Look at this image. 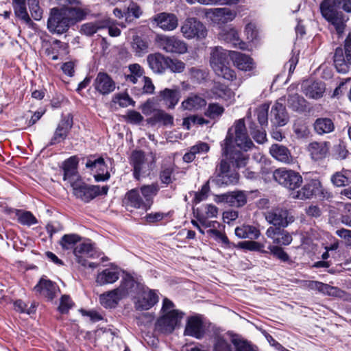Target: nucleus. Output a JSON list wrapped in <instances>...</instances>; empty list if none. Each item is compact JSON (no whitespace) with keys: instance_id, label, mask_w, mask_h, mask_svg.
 I'll return each instance as SVG.
<instances>
[{"instance_id":"obj_1","label":"nucleus","mask_w":351,"mask_h":351,"mask_svg":"<svg viewBox=\"0 0 351 351\" xmlns=\"http://www.w3.org/2000/svg\"><path fill=\"white\" fill-rule=\"evenodd\" d=\"M223 156L215 170V181L218 185H228L236 183L238 174L230 171V163L237 168L243 167L247 165L248 157L233 146V135L229 130L225 140L221 143Z\"/></svg>"},{"instance_id":"obj_2","label":"nucleus","mask_w":351,"mask_h":351,"mask_svg":"<svg viewBox=\"0 0 351 351\" xmlns=\"http://www.w3.org/2000/svg\"><path fill=\"white\" fill-rule=\"evenodd\" d=\"M221 47H215L211 49L210 53V65L215 73L224 80L234 81L237 79V74L230 67V53Z\"/></svg>"},{"instance_id":"obj_3","label":"nucleus","mask_w":351,"mask_h":351,"mask_svg":"<svg viewBox=\"0 0 351 351\" xmlns=\"http://www.w3.org/2000/svg\"><path fill=\"white\" fill-rule=\"evenodd\" d=\"M174 307V304L168 298L163 300L161 309L162 315L157 320L156 330L165 334H170L180 325L184 313Z\"/></svg>"},{"instance_id":"obj_4","label":"nucleus","mask_w":351,"mask_h":351,"mask_svg":"<svg viewBox=\"0 0 351 351\" xmlns=\"http://www.w3.org/2000/svg\"><path fill=\"white\" fill-rule=\"evenodd\" d=\"M182 36L186 39L198 40L206 38L208 30L206 25L195 17H189L180 27Z\"/></svg>"},{"instance_id":"obj_5","label":"nucleus","mask_w":351,"mask_h":351,"mask_svg":"<svg viewBox=\"0 0 351 351\" xmlns=\"http://www.w3.org/2000/svg\"><path fill=\"white\" fill-rule=\"evenodd\" d=\"M333 58L337 71L347 73L351 66V34L346 37L343 46L335 49Z\"/></svg>"},{"instance_id":"obj_6","label":"nucleus","mask_w":351,"mask_h":351,"mask_svg":"<svg viewBox=\"0 0 351 351\" xmlns=\"http://www.w3.org/2000/svg\"><path fill=\"white\" fill-rule=\"evenodd\" d=\"M71 25L70 18L68 17L64 9L53 8L51 10L47 21V28L50 32L58 34H63L68 30Z\"/></svg>"},{"instance_id":"obj_7","label":"nucleus","mask_w":351,"mask_h":351,"mask_svg":"<svg viewBox=\"0 0 351 351\" xmlns=\"http://www.w3.org/2000/svg\"><path fill=\"white\" fill-rule=\"evenodd\" d=\"M156 41L167 53L184 54L188 51L187 44L176 36L158 34L156 37Z\"/></svg>"},{"instance_id":"obj_8","label":"nucleus","mask_w":351,"mask_h":351,"mask_svg":"<svg viewBox=\"0 0 351 351\" xmlns=\"http://www.w3.org/2000/svg\"><path fill=\"white\" fill-rule=\"evenodd\" d=\"M273 178L279 184L289 190H295L300 186L302 178L299 173L285 168H279L273 173Z\"/></svg>"},{"instance_id":"obj_9","label":"nucleus","mask_w":351,"mask_h":351,"mask_svg":"<svg viewBox=\"0 0 351 351\" xmlns=\"http://www.w3.org/2000/svg\"><path fill=\"white\" fill-rule=\"evenodd\" d=\"M322 16L335 27L338 33H341L347 18L341 12L335 10L329 0H324L320 4Z\"/></svg>"},{"instance_id":"obj_10","label":"nucleus","mask_w":351,"mask_h":351,"mask_svg":"<svg viewBox=\"0 0 351 351\" xmlns=\"http://www.w3.org/2000/svg\"><path fill=\"white\" fill-rule=\"evenodd\" d=\"M74 195L84 202H89L99 195H106L108 193V187L104 186H87L80 182L76 181L71 184Z\"/></svg>"},{"instance_id":"obj_11","label":"nucleus","mask_w":351,"mask_h":351,"mask_svg":"<svg viewBox=\"0 0 351 351\" xmlns=\"http://www.w3.org/2000/svg\"><path fill=\"white\" fill-rule=\"evenodd\" d=\"M268 223L272 224L274 228H285L294 221L291 213L285 208H276L265 214Z\"/></svg>"},{"instance_id":"obj_12","label":"nucleus","mask_w":351,"mask_h":351,"mask_svg":"<svg viewBox=\"0 0 351 351\" xmlns=\"http://www.w3.org/2000/svg\"><path fill=\"white\" fill-rule=\"evenodd\" d=\"M205 16L217 24H225L232 21L236 16L234 11L228 8L202 9Z\"/></svg>"},{"instance_id":"obj_13","label":"nucleus","mask_w":351,"mask_h":351,"mask_svg":"<svg viewBox=\"0 0 351 351\" xmlns=\"http://www.w3.org/2000/svg\"><path fill=\"white\" fill-rule=\"evenodd\" d=\"M303 287L311 290L318 291L319 292L334 297L345 298L349 300L348 296L345 291L336 287H332L328 284L319 281L306 280L303 282Z\"/></svg>"},{"instance_id":"obj_14","label":"nucleus","mask_w":351,"mask_h":351,"mask_svg":"<svg viewBox=\"0 0 351 351\" xmlns=\"http://www.w3.org/2000/svg\"><path fill=\"white\" fill-rule=\"evenodd\" d=\"M234 142L238 147L244 151H247L254 145L253 142L247 134V130L243 119H239L234 123Z\"/></svg>"},{"instance_id":"obj_15","label":"nucleus","mask_w":351,"mask_h":351,"mask_svg":"<svg viewBox=\"0 0 351 351\" xmlns=\"http://www.w3.org/2000/svg\"><path fill=\"white\" fill-rule=\"evenodd\" d=\"M240 338L230 333L217 335L214 339V351H236Z\"/></svg>"},{"instance_id":"obj_16","label":"nucleus","mask_w":351,"mask_h":351,"mask_svg":"<svg viewBox=\"0 0 351 351\" xmlns=\"http://www.w3.org/2000/svg\"><path fill=\"white\" fill-rule=\"evenodd\" d=\"M138 295L135 301V307L137 310L144 311L151 308L158 301V296L154 291L141 289L137 293Z\"/></svg>"},{"instance_id":"obj_17","label":"nucleus","mask_w":351,"mask_h":351,"mask_svg":"<svg viewBox=\"0 0 351 351\" xmlns=\"http://www.w3.org/2000/svg\"><path fill=\"white\" fill-rule=\"evenodd\" d=\"M322 193L323 188L320 181L312 179L307 182L293 197L300 199H306Z\"/></svg>"},{"instance_id":"obj_18","label":"nucleus","mask_w":351,"mask_h":351,"mask_svg":"<svg viewBox=\"0 0 351 351\" xmlns=\"http://www.w3.org/2000/svg\"><path fill=\"white\" fill-rule=\"evenodd\" d=\"M180 91L179 88H168L159 91L156 100L162 103L168 109H173L180 99Z\"/></svg>"},{"instance_id":"obj_19","label":"nucleus","mask_w":351,"mask_h":351,"mask_svg":"<svg viewBox=\"0 0 351 351\" xmlns=\"http://www.w3.org/2000/svg\"><path fill=\"white\" fill-rule=\"evenodd\" d=\"M123 204L127 210L130 208L148 210L145 202L141 195L138 188H135L128 191L123 199Z\"/></svg>"},{"instance_id":"obj_20","label":"nucleus","mask_w":351,"mask_h":351,"mask_svg":"<svg viewBox=\"0 0 351 351\" xmlns=\"http://www.w3.org/2000/svg\"><path fill=\"white\" fill-rule=\"evenodd\" d=\"M153 25H156L164 31H173L178 25L177 16L173 14L165 12L156 14L152 19Z\"/></svg>"},{"instance_id":"obj_21","label":"nucleus","mask_w":351,"mask_h":351,"mask_svg":"<svg viewBox=\"0 0 351 351\" xmlns=\"http://www.w3.org/2000/svg\"><path fill=\"white\" fill-rule=\"evenodd\" d=\"M205 334V329L202 320L196 316L190 317L187 319L184 335L196 339H202Z\"/></svg>"},{"instance_id":"obj_22","label":"nucleus","mask_w":351,"mask_h":351,"mask_svg":"<svg viewBox=\"0 0 351 351\" xmlns=\"http://www.w3.org/2000/svg\"><path fill=\"white\" fill-rule=\"evenodd\" d=\"M73 126V117L71 114L62 117L58 123L50 145H54L65 139Z\"/></svg>"},{"instance_id":"obj_23","label":"nucleus","mask_w":351,"mask_h":351,"mask_svg":"<svg viewBox=\"0 0 351 351\" xmlns=\"http://www.w3.org/2000/svg\"><path fill=\"white\" fill-rule=\"evenodd\" d=\"M230 59L233 64L239 70L251 71L256 67L254 60L249 56L232 51L230 53Z\"/></svg>"},{"instance_id":"obj_24","label":"nucleus","mask_w":351,"mask_h":351,"mask_svg":"<svg viewBox=\"0 0 351 351\" xmlns=\"http://www.w3.org/2000/svg\"><path fill=\"white\" fill-rule=\"evenodd\" d=\"M94 86L101 94L106 95L114 91L116 84L110 75L99 72L94 81Z\"/></svg>"},{"instance_id":"obj_25","label":"nucleus","mask_w":351,"mask_h":351,"mask_svg":"<svg viewBox=\"0 0 351 351\" xmlns=\"http://www.w3.org/2000/svg\"><path fill=\"white\" fill-rule=\"evenodd\" d=\"M218 202H224L230 206L241 207L247 202V196L240 191H232L220 195L217 197Z\"/></svg>"},{"instance_id":"obj_26","label":"nucleus","mask_w":351,"mask_h":351,"mask_svg":"<svg viewBox=\"0 0 351 351\" xmlns=\"http://www.w3.org/2000/svg\"><path fill=\"white\" fill-rule=\"evenodd\" d=\"M285 101L284 98H279L272 106L271 110V114L274 117V119H271V121L278 126H283L288 122L289 118L284 106Z\"/></svg>"},{"instance_id":"obj_27","label":"nucleus","mask_w":351,"mask_h":351,"mask_svg":"<svg viewBox=\"0 0 351 351\" xmlns=\"http://www.w3.org/2000/svg\"><path fill=\"white\" fill-rule=\"evenodd\" d=\"M266 235L278 245H287L292 241L291 235L282 228L270 226L266 231Z\"/></svg>"},{"instance_id":"obj_28","label":"nucleus","mask_w":351,"mask_h":351,"mask_svg":"<svg viewBox=\"0 0 351 351\" xmlns=\"http://www.w3.org/2000/svg\"><path fill=\"white\" fill-rule=\"evenodd\" d=\"M73 254L76 258L77 262L82 266H86V260L84 257H93L95 251L92 243L90 242H83L74 247Z\"/></svg>"},{"instance_id":"obj_29","label":"nucleus","mask_w":351,"mask_h":351,"mask_svg":"<svg viewBox=\"0 0 351 351\" xmlns=\"http://www.w3.org/2000/svg\"><path fill=\"white\" fill-rule=\"evenodd\" d=\"M34 289L43 296L52 300L56 297L58 288L52 281L41 278Z\"/></svg>"},{"instance_id":"obj_30","label":"nucleus","mask_w":351,"mask_h":351,"mask_svg":"<svg viewBox=\"0 0 351 351\" xmlns=\"http://www.w3.org/2000/svg\"><path fill=\"white\" fill-rule=\"evenodd\" d=\"M77 164L78 159L76 156L70 157L63 164L64 180H68L71 184L78 180Z\"/></svg>"},{"instance_id":"obj_31","label":"nucleus","mask_w":351,"mask_h":351,"mask_svg":"<svg viewBox=\"0 0 351 351\" xmlns=\"http://www.w3.org/2000/svg\"><path fill=\"white\" fill-rule=\"evenodd\" d=\"M117 288L124 298L130 295L135 296V294L140 291L141 285L131 276L126 275Z\"/></svg>"},{"instance_id":"obj_32","label":"nucleus","mask_w":351,"mask_h":351,"mask_svg":"<svg viewBox=\"0 0 351 351\" xmlns=\"http://www.w3.org/2000/svg\"><path fill=\"white\" fill-rule=\"evenodd\" d=\"M168 57H165L160 53H155L148 55L147 61L149 68L156 73H162L167 69Z\"/></svg>"},{"instance_id":"obj_33","label":"nucleus","mask_w":351,"mask_h":351,"mask_svg":"<svg viewBox=\"0 0 351 351\" xmlns=\"http://www.w3.org/2000/svg\"><path fill=\"white\" fill-rule=\"evenodd\" d=\"M303 93L311 99H319L323 96L325 91V86L322 82H305L302 84Z\"/></svg>"},{"instance_id":"obj_34","label":"nucleus","mask_w":351,"mask_h":351,"mask_svg":"<svg viewBox=\"0 0 351 351\" xmlns=\"http://www.w3.org/2000/svg\"><path fill=\"white\" fill-rule=\"evenodd\" d=\"M130 162L134 167V176L138 180L141 174L145 172L146 163L144 153L141 151H134L131 155Z\"/></svg>"},{"instance_id":"obj_35","label":"nucleus","mask_w":351,"mask_h":351,"mask_svg":"<svg viewBox=\"0 0 351 351\" xmlns=\"http://www.w3.org/2000/svg\"><path fill=\"white\" fill-rule=\"evenodd\" d=\"M147 122L152 125L160 123L165 126H173V117L163 110L154 109L153 115L147 119Z\"/></svg>"},{"instance_id":"obj_36","label":"nucleus","mask_w":351,"mask_h":351,"mask_svg":"<svg viewBox=\"0 0 351 351\" xmlns=\"http://www.w3.org/2000/svg\"><path fill=\"white\" fill-rule=\"evenodd\" d=\"M124 298L118 288L106 292L99 296V301L106 308L115 307L119 300Z\"/></svg>"},{"instance_id":"obj_37","label":"nucleus","mask_w":351,"mask_h":351,"mask_svg":"<svg viewBox=\"0 0 351 351\" xmlns=\"http://www.w3.org/2000/svg\"><path fill=\"white\" fill-rule=\"evenodd\" d=\"M64 10L70 18L71 25L83 20L90 12V10L81 3L80 5L64 8Z\"/></svg>"},{"instance_id":"obj_38","label":"nucleus","mask_w":351,"mask_h":351,"mask_svg":"<svg viewBox=\"0 0 351 351\" xmlns=\"http://www.w3.org/2000/svg\"><path fill=\"white\" fill-rule=\"evenodd\" d=\"M220 39L232 43L233 46L241 49H245V43L241 41L237 31L234 28H227L222 30L219 34Z\"/></svg>"},{"instance_id":"obj_39","label":"nucleus","mask_w":351,"mask_h":351,"mask_svg":"<svg viewBox=\"0 0 351 351\" xmlns=\"http://www.w3.org/2000/svg\"><path fill=\"white\" fill-rule=\"evenodd\" d=\"M269 152L275 159L280 162L289 163L292 160L290 152L284 145L274 144L270 147Z\"/></svg>"},{"instance_id":"obj_40","label":"nucleus","mask_w":351,"mask_h":351,"mask_svg":"<svg viewBox=\"0 0 351 351\" xmlns=\"http://www.w3.org/2000/svg\"><path fill=\"white\" fill-rule=\"evenodd\" d=\"M311 158L315 160H318L325 158L328 152V143L326 142H313L308 146Z\"/></svg>"},{"instance_id":"obj_41","label":"nucleus","mask_w":351,"mask_h":351,"mask_svg":"<svg viewBox=\"0 0 351 351\" xmlns=\"http://www.w3.org/2000/svg\"><path fill=\"white\" fill-rule=\"evenodd\" d=\"M108 21H95L82 24L80 32L87 36H91L100 29H105L108 25Z\"/></svg>"},{"instance_id":"obj_42","label":"nucleus","mask_w":351,"mask_h":351,"mask_svg":"<svg viewBox=\"0 0 351 351\" xmlns=\"http://www.w3.org/2000/svg\"><path fill=\"white\" fill-rule=\"evenodd\" d=\"M119 278V272L117 269L107 268L99 273L96 278V282L99 285L112 284Z\"/></svg>"},{"instance_id":"obj_43","label":"nucleus","mask_w":351,"mask_h":351,"mask_svg":"<svg viewBox=\"0 0 351 351\" xmlns=\"http://www.w3.org/2000/svg\"><path fill=\"white\" fill-rule=\"evenodd\" d=\"M313 128L317 134L322 135L333 132L335 130V124L333 121L330 118L320 117L315 121Z\"/></svg>"},{"instance_id":"obj_44","label":"nucleus","mask_w":351,"mask_h":351,"mask_svg":"<svg viewBox=\"0 0 351 351\" xmlns=\"http://www.w3.org/2000/svg\"><path fill=\"white\" fill-rule=\"evenodd\" d=\"M206 101L202 97L192 94L182 102V108L184 110H196L204 107Z\"/></svg>"},{"instance_id":"obj_45","label":"nucleus","mask_w":351,"mask_h":351,"mask_svg":"<svg viewBox=\"0 0 351 351\" xmlns=\"http://www.w3.org/2000/svg\"><path fill=\"white\" fill-rule=\"evenodd\" d=\"M140 193L143 195V199L145 202L148 208H150L152 204V199L156 195L159 191V186L157 184H152L148 185H143L138 188Z\"/></svg>"},{"instance_id":"obj_46","label":"nucleus","mask_w":351,"mask_h":351,"mask_svg":"<svg viewBox=\"0 0 351 351\" xmlns=\"http://www.w3.org/2000/svg\"><path fill=\"white\" fill-rule=\"evenodd\" d=\"M235 234L241 239H256L260 235V231L256 227L243 225L235 228Z\"/></svg>"},{"instance_id":"obj_47","label":"nucleus","mask_w":351,"mask_h":351,"mask_svg":"<svg viewBox=\"0 0 351 351\" xmlns=\"http://www.w3.org/2000/svg\"><path fill=\"white\" fill-rule=\"evenodd\" d=\"M12 6L15 15L26 23H29L31 19L26 8V0H12Z\"/></svg>"},{"instance_id":"obj_48","label":"nucleus","mask_w":351,"mask_h":351,"mask_svg":"<svg viewBox=\"0 0 351 351\" xmlns=\"http://www.w3.org/2000/svg\"><path fill=\"white\" fill-rule=\"evenodd\" d=\"M350 171L343 169L340 171H337L332 175L330 181L332 184L337 187H342L348 185L351 182L349 178Z\"/></svg>"},{"instance_id":"obj_49","label":"nucleus","mask_w":351,"mask_h":351,"mask_svg":"<svg viewBox=\"0 0 351 351\" xmlns=\"http://www.w3.org/2000/svg\"><path fill=\"white\" fill-rule=\"evenodd\" d=\"M132 47L136 55L142 56L147 52L148 43L138 35H134L132 41Z\"/></svg>"},{"instance_id":"obj_50","label":"nucleus","mask_w":351,"mask_h":351,"mask_svg":"<svg viewBox=\"0 0 351 351\" xmlns=\"http://www.w3.org/2000/svg\"><path fill=\"white\" fill-rule=\"evenodd\" d=\"M82 240L80 236L77 234H64L59 241L63 250L74 249L75 245Z\"/></svg>"},{"instance_id":"obj_51","label":"nucleus","mask_w":351,"mask_h":351,"mask_svg":"<svg viewBox=\"0 0 351 351\" xmlns=\"http://www.w3.org/2000/svg\"><path fill=\"white\" fill-rule=\"evenodd\" d=\"M287 104L289 108L295 111H303L306 108L305 99L298 94L289 95Z\"/></svg>"},{"instance_id":"obj_52","label":"nucleus","mask_w":351,"mask_h":351,"mask_svg":"<svg viewBox=\"0 0 351 351\" xmlns=\"http://www.w3.org/2000/svg\"><path fill=\"white\" fill-rule=\"evenodd\" d=\"M213 93L216 95L217 97L224 100H228L233 96L232 90L227 86L220 83L215 84L213 88Z\"/></svg>"},{"instance_id":"obj_53","label":"nucleus","mask_w":351,"mask_h":351,"mask_svg":"<svg viewBox=\"0 0 351 351\" xmlns=\"http://www.w3.org/2000/svg\"><path fill=\"white\" fill-rule=\"evenodd\" d=\"M16 215L18 221L25 226H30L38 222L36 218L29 211L16 210Z\"/></svg>"},{"instance_id":"obj_54","label":"nucleus","mask_w":351,"mask_h":351,"mask_svg":"<svg viewBox=\"0 0 351 351\" xmlns=\"http://www.w3.org/2000/svg\"><path fill=\"white\" fill-rule=\"evenodd\" d=\"M224 112V108L217 103H210L208 104L204 114L211 119H215L222 115Z\"/></svg>"},{"instance_id":"obj_55","label":"nucleus","mask_w":351,"mask_h":351,"mask_svg":"<svg viewBox=\"0 0 351 351\" xmlns=\"http://www.w3.org/2000/svg\"><path fill=\"white\" fill-rule=\"evenodd\" d=\"M174 171L173 165H164L160 173V178L163 184H169L172 182L171 176Z\"/></svg>"},{"instance_id":"obj_56","label":"nucleus","mask_w":351,"mask_h":351,"mask_svg":"<svg viewBox=\"0 0 351 351\" xmlns=\"http://www.w3.org/2000/svg\"><path fill=\"white\" fill-rule=\"evenodd\" d=\"M269 106L267 104H264L260 106L257 110V119L261 125H267L268 123V110Z\"/></svg>"},{"instance_id":"obj_57","label":"nucleus","mask_w":351,"mask_h":351,"mask_svg":"<svg viewBox=\"0 0 351 351\" xmlns=\"http://www.w3.org/2000/svg\"><path fill=\"white\" fill-rule=\"evenodd\" d=\"M28 3L32 17L36 21L40 20L43 12L39 6L38 0H28Z\"/></svg>"},{"instance_id":"obj_58","label":"nucleus","mask_w":351,"mask_h":351,"mask_svg":"<svg viewBox=\"0 0 351 351\" xmlns=\"http://www.w3.org/2000/svg\"><path fill=\"white\" fill-rule=\"evenodd\" d=\"M185 64L181 60L177 59H171L168 57L167 62V68L175 73H181L184 71Z\"/></svg>"},{"instance_id":"obj_59","label":"nucleus","mask_w":351,"mask_h":351,"mask_svg":"<svg viewBox=\"0 0 351 351\" xmlns=\"http://www.w3.org/2000/svg\"><path fill=\"white\" fill-rule=\"evenodd\" d=\"M73 306V302H72L70 297L67 295H64L60 298V305L58 306V311L62 313H67Z\"/></svg>"},{"instance_id":"obj_60","label":"nucleus","mask_w":351,"mask_h":351,"mask_svg":"<svg viewBox=\"0 0 351 351\" xmlns=\"http://www.w3.org/2000/svg\"><path fill=\"white\" fill-rule=\"evenodd\" d=\"M241 246L244 248H246L250 250H254V251H258L261 252L263 253H268V251H266L264 250L265 245L263 243L254 241H245L241 243Z\"/></svg>"},{"instance_id":"obj_61","label":"nucleus","mask_w":351,"mask_h":351,"mask_svg":"<svg viewBox=\"0 0 351 351\" xmlns=\"http://www.w3.org/2000/svg\"><path fill=\"white\" fill-rule=\"evenodd\" d=\"M268 249L274 256H276L280 261L283 262L289 261V255L281 247L278 246L269 245L268 247Z\"/></svg>"},{"instance_id":"obj_62","label":"nucleus","mask_w":351,"mask_h":351,"mask_svg":"<svg viewBox=\"0 0 351 351\" xmlns=\"http://www.w3.org/2000/svg\"><path fill=\"white\" fill-rule=\"evenodd\" d=\"M124 118L127 122L132 124H138L143 120V117L135 110H129Z\"/></svg>"},{"instance_id":"obj_63","label":"nucleus","mask_w":351,"mask_h":351,"mask_svg":"<svg viewBox=\"0 0 351 351\" xmlns=\"http://www.w3.org/2000/svg\"><path fill=\"white\" fill-rule=\"evenodd\" d=\"M114 101L123 108L134 104L128 94H119L116 95Z\"/></svg>"},{"instance_id":"obj_64","label":"nucleus","mask_w":351,"mask_h":351,"mask_svg":"<svg viewBox=\"0 0 351 351\" xmlns=\"http://www.w3.org/2000/svg\"><path fill=\"white\" fill-rule=\"evenodd\" d=\"M207 232L212 235L216 241L221 242L226 246L229 245V240L225 234L216 229H210Z\"/></svg>"}]
</instances>
